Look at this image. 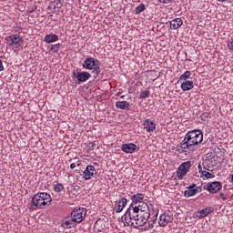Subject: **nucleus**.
Wrapping results in <instances>:
<instances>
[{"instance_id":"nucleus-2","label":"nucleus","mask_w":233,"mask_h":233,"mask_svg":"<svg viewBox=\"0 0 233 233\" xmlns=\"http://www.w3.org/2000/svg\"><path fill=\"white\" fill-rule=\"evenodd\" d=\"M52 203V196L48 193L39 192L32 198L31 205L35 208H45Z\"/></svg>"},{"instance_id":"nucleus-30","label":"nucleus","mask_w":233,"mask_h":233,"mask_svg":"<svg viewBox=\"0 0 233 233\" xmlns=\"http://www.w3.org/2000/svg\"><path fill=\"white\" fill-rule=\"evenodd\" d=\"M54 190H55V192L59 194V192H63V190H65V186H63L62 183H58L54 186Z\"/></svg>"},{"instance_id":"nucleus-4","label":"nucleus","mask_w":233,"mask_h":233,"mask_svg":"<svg viewBox=\"0 0 233 233\" xmlns=\"http://www.w3.org/2000/svg\"><path fill=\"white\" fill-rule=\"evenodd\" d=\"M82 66L86 70H93V74H96V76L101 74V67L99 66V61L97 58L86 57Z\"/></svg>"},{"instance_id":"nucleus-28","label":"nucleus","mask_w":233,"mask_h":233,"mask_svg":"<svg viewBox=\"0 0 233 233\" xmlns=\"http://www.w3.org/2000/svg\"><path fill=\"white\" fill-rule=\"evenodd\" d=\"M147 6L145 5V4H140L138 6L135 8V14L137 15L141 14V12H145Z\"/></svg>"},{"instance_id":"nucleus-16","label":"nucleus","mask_w":233,"mask_h":233,"mask_svg":"<svg viewBox=\"0 0 233 233\" xmlns=\"http://www.w3.org/2000/svg\"><path fill=\"white\" fill-rule=\"evenodd\" d=\"M149 218L148 219H153V221H157V216L159 214V209L157 208L154 207V205L149 204Z\"/></svg>"},{"instance_id":"nucleus-26","label":"nucleus","mask_w":233,"mask_h":233,"mask_svg":"<svg viewBox=\"0 0 233 233\" xmlns=\"http://www.w3.org/2000/svg\"><path fill=\"white\" fill-rule=\"evenodd\" d=\"M63 6V3L61 2V0H55L53 1L50 5L49 8H54V10L57 9L59 10V8H61Z\"/></svg>"},{"instance_id":"nucleus-21","label":"nucleus","mask_w":233,"mask_h":233,"mask_svg":"<svg viewBox=\"0 0 233 233\" xmlns=\"http://www.w3.org/2000/svg\"><path fill=\"white\" fill-rule=\"evenodd\" d=\"M180 88L183 90V92L192 90V88H194V81L185 80V81L181 82Z\"/></svg>"},{"instance_id":"nucleus-22","label":"nucleus","mask_w":233,"mask_h":233,"mask_svg":"<svg viewBox=\"0 0 233 233\" xmlns=\"http://www.w3.org/2000/svg\"><path fill=\"white\" fill-rule=\"evenodd\" d=\"M137 208H138L139 214H148V212H150V206H148L147 202H140V204L137 206Z\"/></svg>"},{"instance_id":"nucleus-38","label":"nucleus","mask_w":233,"mask_h":233,"mask_svg":"<svg viewBox=\"0 0 233 233\" xmlns=\"http://www.w3.org/2000/svg\"><path fill=\"white\" fill-rule=\"evenodd\" d=\"M200 119L202 121H206V119H208V113H204L201 115Z\"/></svg>"},{"instance_id":"nucleus-24","label":"nucleus","mask_w":233,"mask_h":233,"mask_svg":"<svg viewBox=\"0 0 233 233\" xmlns=\"http://www.w3.org/2000/svg\"><path fill=\"white\" fill-rule=\"evenodd\" d=\"M45 43H56V41H59V36L56 34H47L44 37Z\"/></svg>"},{"instance_id":"nucleus-43","label":"nucleus","mask_w":233,"mask_h":233,"mask_svg":"<svg viewBox=\"0 0 233 233\" xmlns=\"http://www.w3.org/2000/svg\"><path fill=\"white\" fill-rule=\"evenodd\" d=\"M229 182L233 183V174L231 175V177H229Z\"/></svg>"},{"instance_id":"nucleus-12","label":"nucleus","mask_w":233,"mask_h":233,"mask_svg":"<svg viewBox=\"0 0 233 233\" xmlns=\"http://www.w3.org/2000/svg\"><path fill=\"white\" fill-rule=\"evenodd\" d=\"M73 76L76 77L78 83H86V81L92 77V75L86 71L78 73L73 72Z\"/></svg>"},{"instance_id":"nucleus-25","label":"nucleus","mask_w":233,"mask_h":233,"mask_svg":"<svg viewBox=\"0 0 233 233\" xmlns=\"http://www.w3.org/2000/svg\"><path fill=\"white\" fill-rule=\"evenodd\" d=\"M116 106L120 110H130V103L127 101H117L116 102Z\"/></svg>"},{"instance_id":"nucleus-9","label":"nucleus","mask_w":233,"mask_h":233,"mask_svg":"<svg viewBox=\"0 0 233 233\" xmlns=\"http://www.w3.org/2000/svg\"><path fill=\"white\" fill-rule=\"evenodd\" d=\"M174 221V215L171 211H166L163 213L158 220L159 227H167L168 223H172Z\"/></svg>"},{"instance_id":"nucleus-44","label":"nucleus","mask_w":233,"mask_h":233,"mask_svg":"<svg viewBox=\"0 0 233 233\" xmlns=\"http://www.w3.org/2000/svg\"><path fill=\"white\" fill-rule=\"evenodd\" d=\"M219 3H225L227 0H218Z\"/></svg>"},{"instance_id":"nucleus-7","label":"nucleus","mask_w":233,"mask_h":233,"mask_svg":"<svg viewBox=\"0 0 233 233\" xmlns=\"http://www.w3.org/2000/svg\"><path fill=\"white\" fill-rule=\"evenodd\" d=\"M6 43L8 46H15V48H19L20 46H23V38L20 37L19 35H11L6 37Z\"/></svg>"},{"instance_id":"nucleus-14","label":"nucleus","mask_w":233,"mask_h":233,"mask_svg":"<svg viewBox=\"0 0 233 233\" xmlns=\"http://www.w3.org/2000/svg\"><path fill=\"white\" fill-rule=\"evenodd\" d=\"M214 212V208H206L202 210L195 212L196 218H198V219H203V218H207L208 214H212Z\"/></svg>"},{"instance_id":"nucleus-33","label":"nucleus","mask_w":233,"mask_h":233,"mask_svg":"<svg viewBox=\"0 0 233 233\" xmlns=\"http://www.w3.org/2000/svg\"><path fill=\"white\" fill-rule=\"evenodd\" d=\"M147 221H148V227H149V228H154V224H155L156 221H157V220H154L153 218H148Z\"/></svg>"},{"instance_id":"nucleus-5","label":"nucleus","mask_w":233,"mask_h":233,"mask_svg":"<svg viewBox=\"0 0 233 233\" xmlns=\"http://www.w3.org/2000/svg\"><path fill=\"white\" fill-rule=\"evenodd\" d=\"M71 218L75 223H83V221H85V218H86V208H76L71 212Z\"/></svg>"},{"instance_id":"nucleus-42","label":"nucleus","mask_w":233,"mask_h":233,"mask_svg":"<svg viewBox=\"0 0 233 233\" xmlns=\"http://www.w3.org/2000/svg\"><path fill=\"white\" fill-rule=\"evenodd\" d=\"M198 168L199 172L203 171V167H201V164H198Z\"/></svg>"},{"instance_id":"nucleus-23","label":"nucleus","mask_w":233,"mask_h":233,"mask_svg":"<svg viewBox=\"0 0 233 233\" xmlns=\"http://www.w3.org/2000/svg\"><path fill=\"white\" fill-rule=\"evenodd\" d=\"M76 220H74V218L71 219H64L62 220V224L61 227H63L65 228V230L68 229V228H74V227H76L77 224H76Z\"/></svg>"},{"instance_id":"nucleus-41","label":"nucleus","mask_w":233,"mask_h":233,"mask_svg":"<svg viewBox=\"0 0 233 233\" xmlns=\"http://www.w3.org/2000/svg\"><path fill=\"white\" fill-rule=\"evenodd\" d=\"M200 172H201L202 176H204V177H206L207 174L208 173V171H206V170H202Z\"/></svg>"},{"instance_id":"nucleus-34","label":"nucleus","mask_w":233,"mask_h":233,"mask_svg":"<svg viewBox=\"0 0 233 233\" xmlns=\"http://www.w3.org/2000/svg\"><path fill=\"white\" fill-rule=\"evenodd\" d=\"M88 150H94L96 148V143L95 142H89L87 144Z\"/></svg>"},{"instance_id":"nucleus-29","label":"nucleus","mask_w":233,"mask_h":233,"mask_svg":"<svg viewBox=\"0 0 233 233\" xmlns=\"http://www.w3.org/2000/svg\"><path fill=\"white\" fill-rule=\"evenodd\" d=\"M59 48H61V44L52 45L49 48V52H52V54H57V52H59Z\"/></svg>"},{"instance_id":"nucleus-37","label":"nucleus","mask_w":233,"mask_h":233,"mask_svg":"<svg viewBox=\"0 0 233 233\" xmlns=\"http://www.w3.org/2000/svg\"><path fill=\"white\" fill-rule=\"evenodd\" d=\"M228 50H232V52H233V38H231V39L228 41Z\"/></svg>"},{"instance_id":"nucleus-35","label":"nucleus","mask_w":233,"mask_h":233,"mask_svg":"<svg viewBox=\"0 0 233 233\" xmlns=\"http://www.w3.org/2000/svg\"><path fill=\"white\" fill-rule=\"evenodd\" d=\"M212 177H216V175H214L210 172L206 173V176H205L206 179H212Z\"/></svg>"},{"instance_id":"nucleus-40","label":"nucleus","mask_w":233,"mask_h":233,"mask_svg":"<svg viewBox=\"0 0 233 233\" xmlns=\"http://www.w3.org/2000/svg\"><path fill=\"white\" fill-rule=\"evenodd\" d=\"M5 70V66H3V60L0 59V72Z\"/></svg>"},{"instance_id":"nucleus-13","label":"nucleus","mask_w":233,"mask_h":233,"mask_svg":"<svg viewBox=\"0 0 233 233\" xmlns=\"http://www.w3.org/2000/svg\"><path fill=\"white\" fill-rule=\"evenodd\" d=\"M96 174V167L90 165L86 167L82 176L86 181H88V179H92Z\"/></svg>"},{"instance_id":"nucleus-15","label":"nucleus","mask_w":233,"mask_h":233,"mask_svg":"<svg viewBox=\"0 0 233 233\" xmlns=\"http://www.w3.org/2000/svg\"><path fill=\"white\" fill-rule=\"evenodd\" d=\"M127 203H128V200L126 198H122L120 200L116 202L115 210L116 214H119V212H123V208L127 207Z\"/></svg>"},{"instance_id":"nucleus-6","label":"nucleus","mask_w":233,"mask_h":233,"mask_svg":"<svg viewBox=\"0 0 233 233\" xmlns=\"http://www.w3.org/2000/svg\"><path fill=\"white\" fill-rule=\"evenodd\" d=\"M190 167H192V162L187 161L182 163L177 169V177L178 179H183L187 174H188V170H190Z\"/></svg>"},{"instance_id":"nucleus-3","label":"nucleus","mask_w":233,"mask_h":233,"mask_svg":"<svg viewBox=\"0 0 233 233\" xmlns=\"http://www.w3.org/2000/svg\"><path fill=\"white\" fill-rule=\"evenodd\" d=\"M139 216V208L137 206L131 204L129 208L126 211L125 215L122 216V221L125 227H131L134 220Z\"/></svg>"},{"instance_id":"nucleus-17","label":"nucleus","mask_w":233,"mask_h":233,"mask_svg":"<svg viewBox=\"0 0 233 233\" xmlns=\"http://www.w3.org/2000/svg\"><path fill=\"white\" fill-rule=\"evenodd\" d=\"M137 148V146L136 144H123L121 150H123L126 154H134L136 152V149Z\"/></svg>"},{"instance_id":"nucleus-20","label":"nucleus","mask_w":233,"mask_h":233,"mask_svg":"<svg viewBox=\"0 0 233 233\" xmlns=\"http://www.w3.org/2000/svg\"><path fill=\"white\" fill-rule=\"evenodd\" d=\"M171 30H177L183 26V19L181 18H175L169 22Z\"/></svg>"},{"instance_id":"nucleus-1","label":"nucleus","mask_w":233,"mask_h":233,"mask_svg":"<svg viewBox=\"0 0 233 233\" xmlns=\"http://www.w3.org/2000/svg\"><path fill=\"white\" fill-rule=\"evenodd\" d=\"M201 143H203V132L199 129H195L188 131L185 135L183 141L177 148L180 154H187L194 152Z\"/></svg>"},{"instance_id":"nucleus-10","label":"nucleus","mask_w":233,"mask_h":233,"mask_svg":"<svg viewBox=\"0 0 233 233\" xmlns=\"http://www.w3.org/2000/svg\"><path fill=\"white\" fill-rule=\"evenodd\" d=\"M221 188H223V185L221 184V182L215 181L208 183L207 185L206 190H208V192H209L210 194H218V192H219Z\"/></svg>"},{"instance_id":"nucleus-39","label":"nucleus","mask_w":233,"mask_h":233,"mask_svg":"<svg viewBox=\"0 0 233 233\" xmlns=\"http://www.w3.org/2000/svg\"><path fill=\"white\" fill-rule=\"evenodd\" d=\"M219 198H221V199H223V201H227V199H228L227 195H225L224 193H219Z\"/></svg>"},{"instance_id":"nucleus-18","label":"nucleus","mask_w":233,"mask_h":233,"mask_svg":"<svg viewBox=\"0 0 233 233\" xmlns=\"http://www.w3.org/2000/svg\"><path fill=\"white\" fill-rule=\"evenodd\" d=\"M143 199H145V195L143 193H137L131 197V205H141V203H144Z\"/></svg>"},{"instance_id":"nucleus-27","label":"nucleus","mask_w":233,"mask_h":233,"mask_svg":"<svg viewBox=\"0 0 233 233\" xmlns=\"http://www.w3.org/2000/svg\"><path fill=\"white\" fill-rule=\"evenodd\" d=\"M190 76H192V73L190 71H186L184 74H182L178 79V83H183V81H187V79L190 78Z\"/></svg>"},{"instance_id":"nucleus-8","label":"nucleus","mask_w":233,"mask_h":233,"mask_svg":"<svg viewBox=\"0 0 233 233\" xmlns=\"http://www.w3.org/2000/svg\"><path fill=\"white\" fill-rule=\"evenodd\" d=\"M148 218H150V214H138L137 218L131 224V227H134L135 228H139V227L147 225V223L148 222Z\"/></svg>"},{"instance_id":"nucleus-31","label":"nucleus","mask_w":233,"mask_h":233,"mask_svg":"<svg viewBox=\"0 0 233 233\" xmlns=\"http://www.w3.org/2000/svg\"><path fill=\"white\" fill-rule=\"evenodd\" d=\"M150 96V91L146 90V91H142L140 94V99H147V97Z\"/></svg>"},{"instance_id":"nucleus-11","label":"nucleus","mask_w":233,"mask_h":233,"mask_svg":"<svg viewBox=\"0 0 233 233\" xmlns=\"http://www.w3.org/2000/svg\"><path fill=\"white\" fill-rule=\"evenodd\" d=\"M187 188V189L184 192L185 198H192V196H196V194L201 192V187H197L196 184H191Z\"/></svg>"},{"instance_id":"nucleus-45","label":"nucleus","mask_w":233,"mask_h":233,"mask_svg":"<svg viewBox=\"0 0 233 233\" xmlns=\"http://www.w3.org/2000/svg\"><path fill=\"white\" fill-rule=\"evenodd\" d=\"M121 97V99H123L124 97H125V96H120Z\"/></svg>"},{"instance_id":"nucleus-32","label":"nucleus","mask_w":233,"mask_h":233,"mask_svg":"<svg viewBox=\"0 0 233 233\" xmlns=\"http://www.w3.org/2000/svg\"><path fill=\"white\" fill-rule=\"evenodd\" d=\"M76 167H81V160H77L76 162H73L70 165L71 170H74Z\"/></svg>"},{"instance_id":"nucleus-36","label":"nucleus","mask_w":233,"mask_h":233,"mask_svg":"<svg viewBox=\"0 0 233 233\" xmlns=\"http://www.w3.org/2000/svg\"><path fill=\"white\" fill-rule=\"evenodd\" d=\"M158 3H162V5H170L174 0H157Z\"/></svg>"},{"instance_id":"nucleus-19","label":"nucleus","mask_w":233,"mask_h":233,"mask_svg":"<svg viewBox=\"0 0 233 233\" xmlns=\"http://www.w3.org/2000/svg\"><path fill=\"white\" fill-rule=\"evenodd\" d=\"M143 126L147 132H154V130H156V124L150 119H146L143 123Z\"/></svg>"}]
</instances>
